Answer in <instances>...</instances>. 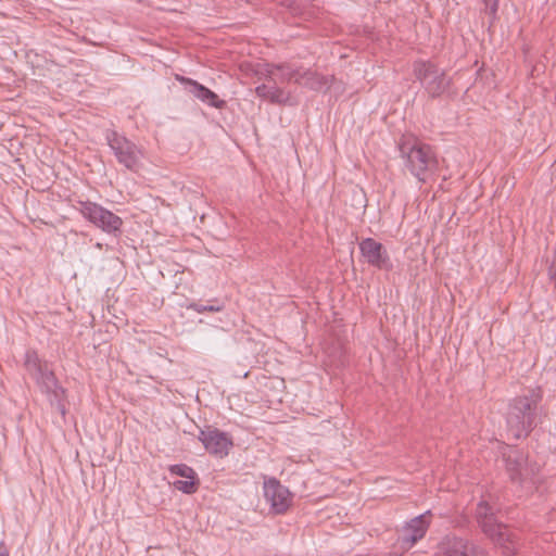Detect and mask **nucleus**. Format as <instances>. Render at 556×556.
Instances as JSON below:
<instances>
[{
	"mask_svg": "<svg viewBox=\"0 0 556 556\" xmlns=\"http://www.w3.org/2000/svg\"><path fill=\"white\" fill-rule=\"evenodd\" d=\"M542 389L535 387L510 401L506 415V425L513 438H527L538 426L542 412Z\"/></svg>",
	"mask_w": 556,
	"mask_h": 556,
	"instance_id": "obj_1",
	"label": "nucleus"
},
{
	"mask_svg": "<svg viewBox=\"0 0 556 556\" xmlns=\"http://www.w3.org/2000/svg\"><path fill=\"white\" fill-rule=\"evenodd\" d=\"M25 367L29 375L36 379L40 390L48 395L51 405L55 406L58 412L64 416L66 413L65 390L59 384L53 371L41 363L34 351L26 353Z\"/></svg>",
	"mask_w": 556,
	"mask_h": 556,
	"instance_id": "obj_2",
	"label": "nucleus"
},
{
	"mask_svg": "<svg viewBox=\"0 0 556 556\" xmlns=\"http://www.w3.org/2000/svg\"><path fill=\"white\" fill-rule=\"evenodd\" d=\"M401 156L405 166L418 181L426 182L437 169L438 161L432 148L417 140H405L400 143Z\"/></svg>",
	"mask_w": 556,
	"mask_h": 556,
	"instance_id": "obj_3",
	"label": "nucleus"
},
{
	"mask_svg": "<svg viewBox=\"0 0 556 556\" xmlns=\"http://www.w3.org/2000/svg\"><path fill=\"white\" fill-rule=\"evenodd\" d=\"M476 518L483 533L500 546L505 554L513 555L517 552L518 543L515 533L497 521L493 508L486 502L478 504Z\"/></svg>",
	"mask_w": 556,
	"mask_h": 556,
	"instance_id": "obj_4",
	"label": "nucleus"
},
{
	"mask_svg": "<svg viewBox=\"0 0 556 556\" xmlns=\"http://www.w3.org/2000/svg\"><path fill=\"white\" fill-rule=\"evenodd\" d=\"M105 140L119 165L129 172H139L144 159L142 147L113 129L105 131Z\"/></svg>",
	"mask_w": 556,
	"mask_h": 556,
	"instance_id": "obj_5",
	"label": "nucleus"
},
{
	"mask_svg": "<svg viewBox=\"0 0 556 556\" xmlns=\"http://www.w3.org/2000/svg\"><path fill=\"white\" fill-rule=\"evenodd\" d=\"M413 73L427 94L431 98L442 96L451 86V78L445 71L432 61L417 60L413 64Z\"/></svg>",
	"mask_w": 556,
	"mask_h": 556,
	"instance_id": "obj_6",
	"label": "nucleus"
},
{
	"mask_svg": "<svg viewBox=\"0 0 556 556\" xmlns=\"http://www.w3.org/2000/svg\"><path fill=\"white\" fill-rule=\"evenodd\" d=\"M79 205L80 214L102 231L110 235L121 232L123 220L113 212L91 201H80Z\"/></svg>",
	"mask_w": 556,
	"mask_h": 556,
	"instance_id": "obj_7",
	"label": "nucleus"
},
{
	"mask_svg": "<svg viewBox=\"0 0 556 556\" xmlns=\"http://www.w3.org/2000/svg\"><path fill=\"white\" fill-rule=\"evenodd\" d=\"M506 470L514 482L525 483L527 481L535 482V476L540 471V466L535 463H529L528 455L517 448H509L504 454Z\"/></svg>",
	"mask_w": 556,
	"mask_h": 556,
	"instance_id": "obj_8",
	"label": "nucleus"
},
{
	"mask_svg": "<svg viewBox=\"0 0 556 556\" xmlns=\"http://www.w3.org/2000/svg\"><path fill=\"white\" fill-rule=\"evenodd\" d=\"M264 497L274 514H283L292 503V494L276 478H268L263 483Z\"/></svg>",
	"mask_w": 556,
	"mask_h": 556,
	"instance_id": "obj_9",
	"label": "nucleus"
},
{
	"mask_svg": "<svg viewBox=\"0 0 556 556\" xmlns=\"http://www.w3.org/2000/svg\"><path fill=\"white\" fill-rule=\"evenodd\" d=\"M430 516L431 513L428 510L425 514L413 518L403 527L401 535L397 539V543L402 549H410L419 540L425 536L430 526Z\"/></svg>",
	"mask_w": 556,
	"mask_h": 556,
	"instance_id": "obj_10",
	"label": "nucleus"
},
{
	"mask_svg": "<svg viewBox=\"0 0 556 556\" xmlns=\"http://www.w3.org/2000/svg\"><path fill=\"white\" fill-rule=\"evenodd\" d=\"M359 251L369 265L384 270L392 268L387 249L377 240L372 238L362 240Z\"/></svg>",
	"mask_w": 556,
	"mask_h": 556,
	"instance_id": "obj_11",
	"label": "nucleus"
},
{
	"mask_svg": "<svg viewBox=\"0 0 556 556\" xmlns=\"http://www.w3.org/2000/svg\"><path fill=\"white\" fill-rule=\"evenodd\" d=\"M199 440L203 443L205 450L216 456L228 455L232 445L231 439L227 433L215 428H206L200 431Z\"/></svg>",
	"mask_w": 556,
	"mask_h": 556,
	"instance_id": "obj_12",
	"label": "nucleus"
},
{
	"mask_svg": "<svg viewBox=\"0 0 556 556\" xmlns=\"http://www.w3.org/2000/svg\"><path fill=\"white\" fill-rule=\"evenodd\" d=\"M440 551L445 556H489L483 548L457 536H445L440 543Z\"/></svg>",
	"mask_w": 556,
	"mask_h": 556,
	"instance_id": "obj_13",
	"label": "nucleus"
},
{
	"mask_svg": "<svg viewBox=\"0 0 556 556\" xmlns=\"http://www.w3.org/2000/svg\"><path fill=\"white\" fill-rule=\"evenodd\" d=\"M177 80H179L185 86L189 93L194 96L200 101L206 103L207 105L216 109H223L226 105V102L220 100L215 92L199 84L198 81L184 76H177Z\"/></svg>",
	"mask_w": 556,
	"mask_h": 556,
	"instance_id": "obj_14",
	"label": "nucleus"
},
{
	"mask_svg": "<svg viewBox=\"0 0 556 556\" xmlns=\"http://www.w3.org/2000/svg\"><path fill=\"white\" fill-rule=\"evenodd\" d=\"M333 79V76H326L313 70L301 68V74L295 78V84L314 91H323L330 87Z\"/></svg>",
	"mask_w": 556,
	"mask_h": 556,
	"instance_id": "obj_15",
	"label": "nucleus"
},
{
	"mask_svg": "<svg viewBox=\"0 0 556 556\" xmlns=\"http://www.w3.org/2000/svg\"><path fill=\"white\" fill-rule=\"evenodd\" d=\"M266 72L267 78L274 84L295 83V78L301 74V68H293L288 64H271L268 65Z\"/></svg>",
	"mask_w": 556,
	"mask_h": 556,
	"instance_id": "obj_16",
	"label": "nucleus"
},
{
	"mask_svg": "<svg viewBox=\"0 0 556 556\" xmlns=\"http://www.w3.org/2000/svg\"><path fill=\"white\" fill-rule=\"evenodd\" d=\"M257 97L269 100L271 103L283 104L288 101L289 94L283 89L276 86L260 85L255 88Z\"/></svg>",
	"mask_w": 556,
	"mask_h": 556,
	"instance_id": "obj_17",
	"label": "nucleus"
},
{
	"mask_svg": "<svg viewBox=\"0 0 556 556\" xmlns=\"http://www.w3.org/2000/svg\"><path fill=\"white\" fill-rule=\"evenodd\" d=\"M198 480L197 477L193 479H186V480H177L173 483L176 490L181 491L186 494H193L198 490Z\"/></svg>",
	"mask_w": 556,
	"mask_h": 556,
	"instance_id": "obj_18",
	"label": "nucleus"
},
{
	"mask_svg": "<svg viewBox=\"0 0 556 556\" xmlns=\"http://www.w3.org/2000/svg\"><path fill=\"white\" fill-rule=\"evenodd\" d=\"M213 304L204 305L202 303L193 302L188 305V308L197 312L199 314L205 313V312H220L224 308V305L220 304L217 300L213 301Z\"/></svg>",
	"mask_w": 556,
	"mask_h": 556,
	"instance_id": "obj_19",
	"label": "nucleus"
},
{
	"mask_svg": "<svg viewBox=\"0 0 556 556\" xmlns=\"http://www.w3.org/2000/svg\"><path fill=\"white\" fill-rule=\"evenodd\" d=\"M169 472L172 475H176V476H179V477H182L186 479H193L197 477L195 471L191 467H189L185 464H177V465L170 466Z\"/></svg>",
	"mask_w": 556,
	"mask_h": 556,
	"instance_id": "obj_20",
	"label": "nucleus"
},
{
	"mask_svg": "<svg viewBox=\"0 0 556 556\" xmlns=\"http://www.w3.org/2000/svg\"><path fill=\"white\" fill-rule=\"evenodd\" d=\"M489 14L495 15L498 8V0H483Z\"/></svg>",
	"mask_w": 556,
	"mask_h": 556,
	"instance_id": "obj_21",
	"label": "nucleus"
},
{
	"mask_svg": "<svg viewBox=\"0 0 556 556\" xmlns=\"http://www.w3.org/2000/svg\"><path fill=\"white\" fill-rule=\"evenodd\" d=\"M0 556H9V549L2 541H0Z\"/></svg>",
	"mask_w": 556,
	"mask_h": 556,
	"instance_id": "obj_22",
	"label": "nucleus"
}]
</instances>
